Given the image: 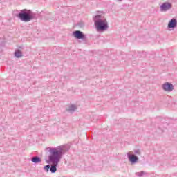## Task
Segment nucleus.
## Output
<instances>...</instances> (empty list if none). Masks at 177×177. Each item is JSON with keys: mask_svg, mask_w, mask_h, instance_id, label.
<instances>
[{"mask_svg": "<svg viewBox=\"0 0 177 177\" xmlns=\"http://www.w3.org/2000/svg\"><path fill=\"white\" fill-rule=\"evenodd\" d=\"M63 153V149L57 148L56 149H53L51 151V156H49V162L53 164L51 166L50 171L55 174L57 171L56 167L57 164H59V161H60V158H62V153Z\"/></svg>", "mask_w": 177, "mask_h": 177, "instance_id": "obj_1", "label": "nucleus"}, {"mask_svg": "<svg viewBox=\"0 0 177 177\" xmlns=\"http://www.w3.org/2000/svg\"><path fill=\"white\" fill-rule=\"evenodd\" d=\"M95 24L98 31H104V30H107L108 26H107V21H106V19L96 20L95 21Z\"/></svg>", "mask_w": 177, "mask_h": 177, "instance_id": "obj_2", "label": "nucleus"}, {"mask_svg": "<svg viewBox=\"0 0 177 177\" xmlns=\"http://www.w3.org/2000/svg\"><path fill=\"white\" fill-rule=\"evenodd\" d=\"M18 17L22 20V21H30L31 20V12H22L18 15Z\"/></svg>", "mask_w": 177, "mask_h": 177, "instance_id": "obj_3", "label": "nucleus"}, {"mask_svg": "<svg viewBox=\"0 0 177 177\" xmlns=\"http://www.w3.org/2000/svg\"><path fill=\"white\" fill-rule=\"evenodd\" d=\"M73 37H75V38H77V39H84V38H85V35H84V33H82L80 30H76L73 32Z\"/></svg>", "mask_w": 177, "mask_h": 177, "instance_id": "obj_4", "label": "nucleus"}, {"mask_svg": "<svg viewBox=\"0 0 177 177\" xmlns=\"http://www.w3.org/2000/svg\"><path fill=\"white\" fill-rule=\"evenodd\" d=\"M163 89L166 92H171L174 91V85L171 84L170 83H165L163 84Z\"/></svg>", "mask_w": 177, "mask_h": 177, "instance_id": "obj_5", "label": "nucleus"}, {"mask_svg": "<svg viewBox=\"0 0 177 177\" xmlns=\"http://www.w3.org/2000/svg\"><path fill=\"white\" fill-rule=\"evenodd\" d=\"M171 5L169 3H165L160 6L162 12H167V10L171 9Z\"/></svg>", "mask_w": 177, "mask_h": 177, "instance_id": "obj_6", "label": "nucleus"}, {"mask_svg": "<svg viewBox=\"0 0 177 177\" xmlns=\"http://www.w3.org/2000/svg\"><path fill=\"white\" fill-rule=\"evenodd\" d=\"M128 158L131 162L134 163L136 162V161H138V157L135 155H131V152L128 153Z\"/></svg>", "mask_w": 177, "mask_h": 177, "instance_id": "obj_7", "label": "nucleus"}, {"mask_svg": "<svg viewBox=\"0 0 177 177\" xmlns=\"http://www.w3.org/2000/svg\"><path fill=\"white\" fill-rule=\"evenodd\" d=\"M168 27L169 28H174L176 27V19H171L168 24Z\"/></svg>", "mask_w": 177, "mask_h": 177, "instance_id": "obj_8", "label": "nucleus"}, {"mask_svg": "<svg viewBox=\"0 0 177 177\" xmlns=\"http://www.w3.org/2000/svg\"><path fill=\"white\" fill-rule=\"evenodd\" d=\"M31 161L35 162V164H38V162H41V158L39 157H34L32 158Z\"/></svg>", "mask_w": 177, "mask_h": 177, "instance_id": "obj_9", "label": "nucleus"}, {"mask_svg": "<svg viewBox=\"0 0 177 177\" xmlns=\"http://www.w3.org/2000/svg\"><path fill=\"white\" fill-rule=\"evenodd\" d=\"M15 56H16V57H21V56H23V55L20 50H17L15 52Z\"/></svg>", "mask_w": 177, "mask_h": 177, "instance_id": "obj_10", "label": "nucleus"}, {"mask_svg": "<svg viewBox=\"0 0 177 177\" xmlns=\"http://www.w3.org/2000/svg\"><path fill=\"white\" fill-rule=\"evenodd\" d=\"M75 109H77V107L75 105H71L69 106L68 111H74V110H75Z\"/></svg>", "mask_w": 177, "mask_h": 177, "instance_id": "obj_11", "label": "nucleus"}, {"mask_svg": "<svg viewBox=\"0 0 177 177\" xmlns=\"http://www.w3.org/2000/svg\"><path fill=\"white\" fill-rule=\"evenodd\" d=\"M49 168H50V166L49 165L44 167L46 172H49Z\"/></svg>", "mask_w": 177, "mask_h": 177, "instance_id": "obj_12", "label": "nucleus"}, {"mask_svg": "<svg viewBox=\"0 0 177 177\" xmlns=\"http://www.w3.org/2000/svg\"><path fill=\"white\" fill-rule=\"evenodd\" d=\"M95 19H100V15L95 16Z\"/></svg>", "mask_w": 177, "mask_h": 177, "instance_id": "obj_13", "label": "nucleus"}]
</instances>
